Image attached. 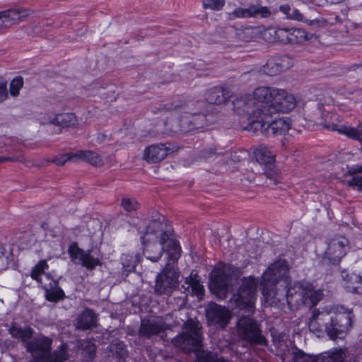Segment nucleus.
<instances>
[{
    "mask_svg": "<svg viewBox=\"0 0 362 362\" xmlns=\"http://www.w3.org/2000/svg\"><path fill=\"white\" fill-rule=\"evenodd\" d=\"M289 265L285 259L272 264L262 276V293L269 303H277L286 296L288 305L297 308L304 306L312 308L322 298L321 291L314 290L310 284L296 282L291 286Z\"/></svg>",
    "mask_w": 362,
    "mask_h": 362,
    "instance_id": "f257e3e1",
    "label": "nucleus"
},
{
    "mask_svg": "<svg viewBox=\"0 0 362 362\" xmlns=\"http://www.w3.org/2000/svg\"><path fill=\"white\" fill-rule=\"evenodd\" d=\"M9 332L13 337L21 339L25 346L32 356L30 362H64L72 356L69 345L65 343L52 352L51 338L38 336L28 341L34 332L29 327H25L13 324L9 329Z\"/></svg>",
    "mask_w": 362,
    "mask_h": 362,
    "instance_id": "f03ea898",
    "label": "nucleus"
},
{
    "mask_svg": "<svg viewBox=\"0 0 362 362\" xmlns=\"http://www.w3.org/2000/svg\"><path fill=\"white\" fill-rule=\"evenodd\" d=\"M141 238L144 245V255L152 262H157L161 257L165 247L166 255L168 256V250L170 247L169 242L175 240L170 238L166 223L157 220H153L148 224Z\"/></svg>",
    "mask_w": 362,
    "mask_h": 362,
    "instance_id": "7ed1b4c3",
    "label": "nucleus"
},
{
    "mask_svg": "<svg viewBox=\"0 0 362 362\" xmlns=\"http://www.w3.org/2000/svg\"><path fill=\"white\" fill-rule=\"evenodd\" d=\"M255 96L260 102H264V117L271 118L274 115L286 113L296 107L294 96L285 90L269 86H261L255 89Z\"/></svg>",
    "mask_w": 362,
    "mask_h": 362,
    "instance_id": "20e7f679",
    "label": "nucleus"
},
{
    "mask_svg": "<svg viewBox=\"0 0 362 362\" xmlns=\"http://www.w3.org/2000/svg\"><path fill=\"white\" fill-rule=\"evenodd\" d=\"M169 245L168 262L156 276L155 293L158 295H170L179 284L180 271L176 262L180 257L181 247L177 240H170Z\"/></svg>",
    "mask_w": 362,
    "mask_h": 362,
    "instance_id": "39448f33",
    "label": "nucleus"
},
{
    "mask_svg": "<svg viewBox=\"0 0 362 362\" xmlns=\"http://www.w3.org/2000/svg\"><path fill=\"white\" fill-rule=\"evenodd\" d=\"M258 280L252 276L244 277L240 288L233 299L235 308L239 310L238 317H252L255 313V302Z\"/></svg>",
    "mask_w": 362,
    "mask_h": 362,
    "instance_id": "423d86ee",
    "label": "nucleus"
},
{
    "mask_svg": "<svg viewBox=\"0 0 362 362\" xmlns=\"http://www.w3.org/2000/svg\"><path fill=\"white\" fill-rule=\"evenodd\" d=\"M202 329L197 318H188L184 323L185 332L173 339V345L185 353L199 352L202 348Z\"/></svg>",
    "mask_w": 362,
    "mask_h": 362,
    "instance_id": "0eeeda50",
    "label": "nucleus"
},
{
    "mask_svg": "<svg viewBox=\"0 0 362 362\" xmlns=\"http://www.w3.org/2000/svg\"><path fill=\"white\" fill-rule=\"evenodd\" d=\"M233 109L238 115H245L248 116L250 120L251 129L254 128L257 130V127L261 126L263 127L264 124H262V119H266L264 117V102L259 101L255 96V91L253 95H245L236 98L233 102Z\"/></svg>",
    "mask_w": 362,
    "mask_h": 362,
    "instance_id": "6e6552de",
    "label": "nucleus"
},
{
    "mask_svg": "<svg viewBox=\"0 0 362 362\" xmlns=\"http://www.w3.org/2000/svg\"><path fill=\"white\" fill-rule=\"evenodd\" d=\"M48 268L46 260H40L33 268L31 277L40 283L45 290V297L48 301L57 302L65 297L64 291L59 286L58 281L52 279L45 270Z\"/></svg>",
    "mask_w": 362,
    "mask_h": 362,
    "instance_id": "1a4fd4ad",
    "label": "nucleus"
},
{
    "mask_svg": "<svg viewBox=\"0 0 362 362\" xmlns=\"http://www.w3.org/2000/svg\"><path fill=\"white\" fill-rule=\"evenodd\" d=\"M235 268L223 264L214 269L210 274V288L217 296L224 298L229 286L232 284Z\"/></svg>",
    "mask_w": 362,
    "mask_h": 362,
    "instance_id": "9d476101",
    "label": "nucleus"
},
{
    "mask_svg": "<svg viewBox=\"0 0 362 362\" xmlns=\"http://www.w3.org/2000/svg\"><path fill=\"white\" fill-rule=\"evenodd\" d=\"M71 261L74 264H80L88 270H93L101 265L102 255L97 248L83 250L76 243H72L68 249Z\"/></svg>",
    "mask_w": 362,
    "mask_h": 362,
    "instance_id": "9b49d317",
    "label": "nucleus"
},
{
    "mask_svg": "<svg viewBox=\"0 0 362 362\" xmlns=\"http://www.w3.org/2000/svg\"><path fill=\"white\" fill-rule=\"evenodd\" d=\"M236 326L238 333L242 339L252 345H267V341L262 334L259 325L254 318H239Z\"/></svg>",
    "mask_w": 362,
    "mask_h": 362,
    "instance_id": "f8f14e48",
    "label": "nucleus"
},
{
    "mask_svg": "<svg viewBox=\"0 0 362 362\" xmlns=\"http://www.w3.org/2000/svg\"><path fill=\"white\" fill-rule=\"evenodd\" d=\"M346 351L342 349H334L323 354L319 358L306 355L300 350H296L293 354V362H344ZM349 362H358L355 360Z\"/></svg>",
    "mask_w": 362,
    "mask_h": 362,
    "instance_id": "ddd939ff",
    "label": "nucleus"
},
{
    "mask_svg": "<svg viewBox=\"0 0 362 362\" xmlns=\"http://www.w3.org/2000/svg\"><path fill=\"white\" fill-rule=\"evenodd\" d=\"M348 240L344 237H337L328 243L323 260L332 265H338L348 250Z\"/></svg>",
    "mask_w": 362,
    "mask_h": 362,
    "instance_id": "4468645a",
    "label": "nucleus"
},
{
    "mask_svg": "<svg viewBox=\"0 0 362 362\" xmlns=\"http://www.w3.org/2000/svg\"><path fill=\"white\" fill-rule=\"evenodd\" d=\"M319 315H362V305H354L351 307L342 305L334 304L329 306H325L320 312L319 310L315 309L313 311L312 317H317Z\"/></svg>",
    "mask_w": 362,
    "mask_h": 362,
    "instance_id": "2eb2a0df",
    "label": "nucleus"
},
{
    "mask_svg": "<svg viewBox=\"0 0 362 362\" xmlns=\"http://www.w3.org/2000/svg\"><path fill=\"white\" fill-rule=\"evenodd\" d=\"M340 276L341 284L348 292L362 294V273L356 274L342 269Z\"/></svg>",
    "mask_w": 362,
    "mask_h": 362,
    "instance_id": "dca6fc26",
    "label": "nucleus"
},
{
    "mask_svg": "<svg viewBox=\"0 0 362 362\" xmlns=\"http://www.w3.org/2000/svg\"><path fill=\"white\" fill-rule=\"evenodd\" d=\"M183 293L186 295L194 296L198 300L203 299L204 296V288L201 284V277L197 272L192 271L188 277L185 278L184 284L182 285Z\"/></svg>",
    "mask_w": 362,
    "mask_h": 362,
    "instance_id": "f3484780",
    "label": "nucleus"
},
{
    "mask_svg": "<svg viewBox=\"0 0 362 362\" xmlns=\"http://www.w3.org/2000/svg\"><path fill=\"white\" fill-rule=\"evenodd\" d=\"M351 324V318H331V323L326 327V331L332 339L343 338Z\"/></svg>",
    "mask_w": 362,
    "mask_h": 362,
    "instance_id": "a211bd4d",
    "label": "nucleus"
},
{
    "mask_svg": "<svg viewBox=\"0 0 362 362\" xmlns=\"http://www.w3.org/2000/svg\"><path fill=\"white\" fill-rule=\"evenodd\" d=\"M256 160L260 165H264L268 170L266 169L265 175L276 182V177L274 176V171L272 169L271 166L274 162V155L266 146H261L255 151Z\"/></svg>",
    "mask_w": 362,
    "mask_h": 362,
    "instance_id": "6ab92c4d",
    "label": "nucleus"
},
{
    "mask_svg": "<svg viewBox=\"0 0 362 362\" xmlns=\"http://www.w3.org/2000/svg\"><path fill=\"white\" fill-rule=\"evenodd\" d=\"M168 144H152L145 149L144 158L148 163H158L163 160L172 150Z\"/></svg>",
    "mask_w": 362,
    "mask_h": 362,
    "instance_id": "aec40b11",
    "label": "nucleus"
},
{
    "mask_svg": "<svg viewBox=\"0 0 362 362\" xmlns=\"http://www.w3.org/2000/svg\"><path fill=\"white\" fill-rule=\"evenodd\" d=\"M269 118L262 119V124L264 126L262 127L259 126L257 129H259L261 132L267 130L268 134L271 133L274 135L284 134L288 132L290 129V123L286 118H279L274 121L269 120Z\"/></svg>",
    "mask_w": 362,
    "mask_h": 362,
    "instance_id": "412c9836",
    "label": "nucleus"
},
{
    "mask_svg": "<svg viewBox=\"0 0 362 362\" xmlns=\"http://www.w3.org/2000/svg\"><path fill=\"white\" fill-rule=\"evenodd\" d=\"M4 27L16 23L30 15V11L21 8H15L0 12Z\"/></svg>",
    "mask_w": 362,
    "mask_h": 362,
    "instance_id": "4be33fe9",
    "label": "nucleus"
},
{
    "mask_svg": "<svg viewBox=\"0 0 362 362\" xmlns=\"http://www.w3.org/2000/svg\"><path fill=\"white\" fill-rule=\"evenodd\" d=\"M319 35L303 28L289 29L288 44L302 43L305 40H317Z\"/></svg>",
    "mask_w": 362,
    "mask_h": 362,
    "instance_id": "5701e85b",
    "label": "nucleus"
},
{
    "mask_svg": "<svg viewBox=\"0 0 362 362\" xmlns=\"http://www.w3.org/2000/svg\"><path fill=\"white\" fill-rule=\"evenodd\" d=\"M77 356L84 362H91L95 356V346L90 340L77 342Z\"/></svg>",
    "mask_w": 362,
    "mask_h": 362,
    "instance_id": "b1692460",
    "label": "nucleus"
},
{
    "mask_svg": "<svg viewBox=\"0 0 362 362\" xmlns=\"http://www.w3.org/2000/svg\"><path fill=\"white\" fill-rule=\"evenodd\" d=\"M165 329L164 323L156 321L154 319H143L141 320L139 334L142 336L150 337L158 334Z\"/></svg>",
    "mask_w": 362,
    "mask_h": 362,
    "instance_id": "393cba45",
    "label": "nucleus"
},
{
    "mask_svg": "<svg viewBox=\"0 0 362 362\" xmlns=\"http://www.w3.org/2000/svg\"><path fill=\"white\" fill-rule=\"evenodd\" d=\"M229 97V93L222 87H214L206 93V100L211 104L220 105L225 103Z\"/></svg>",
    "mask_w": 362,
    "mask_h": 362,
    "instance_id": "a878e982",
    "label": "nucleus"
},
{
    "mask_svg": "<svg viewBox=\"0 0 362 362\" xmlns=\"http://www.w3.org/2000/svg\"><path fill=\"white\" fill-rule=\"evenodd\" d=\"M284 60L279 58L271 59L263 66L262 71L269 76H276L288 69L283 64Z\"/></svg>",
    "mask_w": 362,
    "mask_h": 362,
    "instance_id": "bb28decb",
    "label": "nucleus"
},
{
    "mask_svg": "<svg viewBox=\"0 0 362 362\" xmlns=\"http://www.w3.org/2000/svg\"><path fill=\"white\" fill-rule=\"evenodd\" d=\"M86 161L95 166L101 165L103 160L100 156L95 151L81 150L76 152L75 162Z\"/></svg>",
    "mask_w": 362,
    "mask_h": 362,
    "instance_id": "cd10ccee",
    "label": "nucleus"
},
{
    "mask_svg": "<svg viewBox=\"0 0 362 362\" xmlns=\"http://www.w3.org/2000/svg\"><path fill=\"white\" fill-rule=\"evenodd\" d=\"M289 19L291 20H296L298 21H305L307 23L308 25L313 28H317L320 27H323L326 24V21L324 19H314V20H308L305 19L303 17V15L300 13V11L295 8H292L291 11H290L289 15L287 17Z\"/></svg>",
    "mask_w": 362,
    "mask_h": 362,
    "instance_id": "c85d7f7f",
    "label": "nucleus"
},
{
    "mask_svg": "<svg viewBox=\"0 0 362 362\" xmlns=\"http://www.w3.org/2000/svg\"><path fill=\"white\" fill-rule=\"evenodd\" d=\"M332 129L353 139L360 140L362 136V125H358L357 127L341 125L338 127H332Z\"/></svg>",
    "mask_w": 362,
    "mask_h": 362,
    "instance_id": "c756f323",
    "label": "nucleus"
},
{
    "mask_svg": "<svg viewBox=\"0 0 362 362\" xmlns=\"http://www.w3.org/2000/svg\"><path fill=\"white\" fill-rule=\"evenodd\" d=\"M123 273L127 276L135 270L136 264L139 262L137 255H122L121 257Z\"/></svg>",
    "mask_w": 362,
    "mask_h": 362,
    "instance_id": "7c9ffc66",
    "label": "nucleus"
},
{
    "mask_svg": "<svg viewBox=\"0 0 362 362\" xmlns=\"http://www.w3.org/2000/svg\"><path fill=\"white\" fill-rule=\"evenodd\" d=\"M206 317H230L229 310L216 303H210L205 308Z\"/></svg>",
    "mask_w": 362,
    "mask_h": 362,
    "instance_id": "2f4dec72",
    "label": "nucleus"
},
{
    "mask_svg": "<svg viewBox=\"0 0 362 362\" xmlns=\"http://www.w3.org/2000/svg\"><path fill=\"white\" fill-rule=\"evenodd\" d=\"M56 125L61 127H68L76 124L77 119L75 115L72 112L57 114L54 117Z\"/></svg>",
    "mask_w": 362,
    "mask_h": 362,
    "instance_id": "473e14b6",
    "label": "nucleus"
},
{
    "mask_svg": "<svg viewBox=\"0 0 362 362\" xmlns=\"http://www.w3.org/2000/svg\"><path fill=\"white\" fill-rule=\"evenodd\" d=\"M228 19L249 18L252 17V5L247 8H236L233 12L228 13Z\"/></svg>",
    "mask_w": 362,
    "mask_h": 362,
    "instance_id": "72a5a7b5",
    "label": "nucleus"
},
{
    "mask_svg": "<svg viewBox=\"0 0 362 362\" xmlns=\"http://www.w3.org/2000/svg\"><path fill=\"white\" fill-rule=\"evenodd\" d=\"M257 33V30L254 27H246L244 29L237 30L235 37L241 41H250L252 40Z\"/></svg>",
    "mask_w": 362,
    "mask_h": 362,
    "instance_id": "f704fd0d",
    "label": "nucleus"
},
{
    "mask_svg": "<svg viewBox=\"0 0 362 362\" xmlns=\"http://www.w3.org/2000/svg\"><path fill=\"white\" fill-rule=\"evenodd\" d=\"M252 17L269 18L272 16L271 10L260 4L252 5Z\"/></svg>",
    "mask_w": 362,
    "mask_h": 362,
    "instance_id": "c9c22d12",
    "label": "nucleus"
},
{
    "mask_svg": "<svg viewBox=\"0 0 362 362\" xmlns=\"http://www.w3.org/2000/svg\"><path fill=\"white\" fill-rule=\"evenodd\" d=\"M23 86V78L21 76H18L13 78L9 86V92L13 97H16L19 95V91Z\"/></svg>",
    "mask_w": 362,
    "mask_h": 362,
    "instance_id": "e433bc0d",
    "label": "nucleus"
},
{
    "mask_svg": "<svg viewBox=\"0 0 362 362\" xmlns=\"http://www.w3.org/2000/svg\"><path fill=\"white\" fill-rule=\"evenodd\" d=\"M110 352L116 353L119 357H124L127 353L126 346L121 341L112 342L108 347Z\"/></svg>",
    "mask_w": 362,
    "mask_h": 362,
    "instance_id": "4c0bfd02",
    "label": "nucleus"
},
{
    "mask_svg": "<svg viewBox=\"0 0 362 362\" xmlns=\"http://www.w3.org/2000/svg\"><path fill=\"white\" fill-rule=\"evenodd\" d=\"M189 122L192 124V129L202 127L206 124V115L204 113L193 114Z\"/></svg>",
    "mask_w": 362,
    "mask_h": 362,
    "instance_id": "58836bf2",
    "label": "nucleus"
},
{
    "mask_svg": "<svg viewBox=\"0 0 362 362\" xmlns=\"http://www.w3.org/2000/svg\"><path fill=\"white\" fill-rule=\"evenodd\" d=\"M76 152L67 153L56 157L52 162L58 166L64 165L67 161L75 162Z\"/></svg>",
    "mask_w": 362,
    "mask_h": 362,
    "instance_id": "ea45409f",
    "label": "nucleus"
},
{
    "mask_svg": "<svg viewBox=\"0 0 362 362\" xmlns=\"http://www.w3.org/2000/svg\"><path fill=\"white\" fill-rule=\"evenodd\" d=\"M221 154L222 152H218L216 148L214 145H211L203 148L199 152V157L206 160L213 157L214 156H219Z\"/></svg>",
    "mask_w": 362,
    "mask_h": 362,
    "instance_id": "a19ab883",
    "label": "nucleus"
},
{
    "mask_svg": "<svg viewBox=\"0 0 362 362\" xmlns=\"http://www.w3.org/2000/svg\"><path fill=\"white\" fill-rule=\"evenodd\" d=\"M230 318H207V324L217 329H223L229 323Z\"/></svg>",
    "mask_w": 362,
    "mask_h": 362,
    "instance_id": "79ce46f5",
    "label": "nucleus"
},
{
    "mask_svg": "<svg viewBox=\"0 0 362 362\" xmlns=\"http://www.w3.org/2000/svg\"><path fill=\"white\" fill-rule=\"evenodd\" d=\"M225 5V0H204L203 6L204 8H210L214 11L221 10Z\"/></svg>",
    "mask_w": 362,
    "mask_h": 362,
    "instance_id": "37998d69",
    "label": "nucleus"
},
{
    "mask_svg": "<svg viewBox=\"0 0 362 362\" xmlns=\"http://www.w3.org/2000/svg\"><path fill=\"white\" fill-rule=\"evenodd\" d=\"M88 319V318H79L76 324V328L82 330L90 329L95 323V318H90L88 322L87 321Z\"/></svg>",
    "mask_w": 362,
    "mask_h": 362,
    "instance_id": "c03bdc74",
    "label": "nucleus"
},
{
    "mask_svg": "<svg viewBox=\"0 0 362 362\" xmlns=\"http://www.w3.org/2000/svg\"><path fill=\"white\" fill-rule=\"evenodd\" d=\"M276 35V42L288 44L289 29L279 28Z\"/></svg>",
    "mask_w": 362,
    "mask_h": 362,
    "instance_id": "a18cd8bd",
    "label": "nucleus"
},
{
    "mask_svg": "<svg viewBox=\"0 0 362 362\" xmlns=\"http://www.w3.org/2000/svg\"><path fill=\"white\" fill-rule=\"evenodd\" d=\"M278 28H269L264 31L263 35L264 38L270 42H276V36H277Z\"/></svg>",
    "mask_w": 362,
    "mask_h": 362,
    "instance_id": "49530a36",
    "label": "nucleus"
},
{
    "mask_svg": "<svg viewBox=\"0 0 362 362\" xmlns=\"http://www.w3.org/2000/svg\"><path fill=\"white\" fill-rule=\"evenodd\" d=\"M8 265V257L4 247L0 245V272L5 270Z\"/></svg>",
    "mask_w": 362,
    "mask_h": 362,
    "instance_id": "de8ad7c7",
    "label": "nucleus"
},
{
    "mask_svg": "<svg viewBox=\"0 0 362 362\" xmlns=\"http://www.w3.org/2000/svg\"><path fill=\"white\" fill-rule=\"evenodd\" d=\"M54 117H57V115L52 113L43 114L39 118L41 124H54L56 125L55 119Z\"/></svg>",
    "mask_w": 362,
    "mask_h": 362,
    "instance_id": "09e8293b",
    "label": "nucleus"
},
{
    "mask_svg": "<svg viewBox=\"0 0 362 362\" xmlns=\"http://www.w3.org/2000/svg\"><path fill=\"white\" fill-rule=\"evenodd\" d=\"M200 362H232L223 357H218L211 354H207L204 357L200 359Z\"/></svg>",
    "mask_w": 362,
    "mask_h": 362,
    "instance_id": "8fccbe9b",
    "label": "nucleus"
},
{
    "mask_svg": "<svg viewBox=\"0 0 362 362\" xmlns=\"http://www.w3.org/2000/svg\"><path fill=\"white\" fill-rule=\"evenodd\" d=\"M8 98L7 82L6 81H0V103L4 102Z\"/></svg>",
    "mask_w": 362,
    "mask_h": 362,
    "instance_id": "3c124183",
    "label": "nucleus"
},
{
    "mask_svg": "<svg viewBox=\"0 0 362 362\" xmlns=\"http://www.w3.org/2000/svg\"><path fill=\"white\" fill-rule=\"evenodd\" d=\"M349 186L356 187L359 191L362 192V176H356L348 182Z\"/></svg>",
    "mask_w": 362,
    "mask_h": 362,
    "instance_id": "603ef678",
    "label": "nucleus"
},
{
    "mask_svg": "<svg viewBox=\"0 0 362 362\" xmlns=\"http://www.w3.org/2000/svg\"><path fill=\"white\" fill-rule=\"evenodd\" d=\"M134 205L135 204L133 203V202L130 199L126 198V199H122V206H123V208L125 210H127L128 211L134 210L135 209Z\"/></svg>",
    "mask_w": 362,
    "mask_h": 362,
    "instance_id": "864d4df0",
    "label": "nucleus"
},
{
    "mask_svg": "<svg viewBox=\"0 0 362 362\" xmlns=\"http://www.w3.org/2000/svg\"><path fill=\"white\" fill-rule=\"evenodd\" d=\"M182 106L183 104L181 102H173L172 103L165 105L163 108L167 111H172L176 110Z\"/></svg>",
    "mask_w": 362,
    "mask_h": 362,
    "instance_id": "5fc2aeb1",
    "label": "nucleus"
},
{
    "mask_svg": "<svg viewBox=\"0 0 362 362\" xmlns=\"http://www.w3.org/2000/svg\"><path fill=\"white\" fill-rule=\"evenodd\" d=\"M357 173H362V165H353V166H347V174L350 175H354Z\"/></svg>",
    "mask_w": 362,
    "mask_h": 362,
    "instance_id": "6e6d98bb",
    "label": "nucleus"
},
{
    "mask_svg": "<svg viewBox=\"0 0 362 362\" xmlns=\"http://www.w3.org/2000/svg\"><path fill=\"white\" fill-rule=\"evenodd\" d=\"M291 8H292L288 4L281 5L279 7L280 11L285 14L286 17H288V16L289 15Z\"/></svg>",
    "mask_w": 362,
    "mask_h": 362,
    "instance_id": "4d7b16f0",
    "label": "nucleus"
},
{
    "mask_svg": "<svg viewBox=\"0 0 362 362\" xmlns=\"http://www.w3.org/2000/svg\"><path fill=\"white\" fill-rule=\"evenodd\" d=\"M81 317H95V314L92 310L86 308L84 310Z\"/></svg>",
    "mask_w": 362,
    "mask_h": 362,
    "instance_id": "13d9d810",
    "label": "nucleus"
},
{
    "mask_svg": "<svg viewBox=\"0 0 362 362\" xmlns=\"http://www.w3.org/2000/svg\"><path fill=\"white\" fill-rule=\"evenodd\" d=\"M316 320H317V318H315V317H313V318L310 319V322H309V327H310V329H313V328L315 327V323H316Z\"/></svg>",
    "mask_w": 362,
    "mask_h": 362,
    "instance_id": "bf43d9fd",
    "label": "nucleus"
},
{
    "mask_svg": "<svg viewBox=\"0 0 362 362\" xmlns=\"http://www.w3.org/2000/svg\"><path fill=\"white\" fill-rule=\"evenodd\" d=\"M105 138V134H99L98 135L97 139H98V141L99 142H102V141H104Z\"/></svg>",
    "mask_w": 362,
    "mask_h": 362,
    "instance_id": "052dcab7",
    "label": "nucleus"
},
{
    "mask_svg": "<svg viewBox=\"0 0 362 362\" xmlns=\"http://www.w3.org/2000/svg\"><path fill=\"white\" fill-rule=\"evenodd\" d=\"M12 160V158H9V157H0V163L4 162V161H8V160Z\"/></svg>",
    "mask_w": 362,
    "mask_h": 362,
    "instance_id": "680f3d73",
    "label": "nucleus"
},
{
    "mask_svg": "<svg viewBox=\"0 0 362 362\" xmlns=\"http://www.w3.org/2000/svg\"><path fill=\"white\" fill-rule=\"evenodd\" d=\"M360 66L358 64H354L352 67L353 68H356V67H359Z\"/></svg>",
    "mask_w": 362,
    "mask_h": 362,
    "instance_id": "e2e57ef3",
    "label": "nucleus"
},
{
    "mask_svg": "<svg viewBox=\"0 0 362 362\" xmlns=\"http://www.w3.org/2000/svg\"><path fill=\"white\" fill-rule=\"evenodd\" d=\"M324 127H325V128H327V129H329V128H330V127H329V126H327V125H324Z\"/></svg>",
    "mask_w": 362,
    "mask_h": 362,
    "instance_id": "0e129e2a",
    "label": "nucleus"
}]
</instances>
